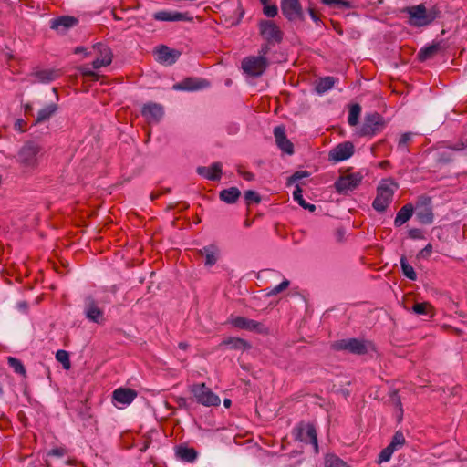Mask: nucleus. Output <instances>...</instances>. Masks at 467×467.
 Instances as JSON below:
<instances>
[{
    "mask_svg": "<svg viewBox=\"0 0 467 467\" xmlns=\"http://www.w3.org/2000/svg\"><path fill=\"white\" fill-rule=\"evenodd\" d=\"M402 12L409 16L407 22L413 27L428 26L441 16V9L438 5L427 8L424 4H420L407 6Z\"/></svg>",
    "mask_w": 467,
    "mask_h": 467,
    "instance_id": "f257e3e1",
    "label": "nucleus"
},
{
    "mask_svg": "<svg viewBox=\"0 0 467 467\" xmlns=\"http://www.w3.org/2000/svg\"><path fill=\"white\" fill-rule=\"evenodd\" d=\"M399 187L393 180H384L377 188V196L372 202V207L379 213L387 210L393 200L395 190Z\"/></svg>",
    "mask_w": 467,
    "mask_h": 467,
    "instance_id": "f03ea898",
    "label": "nucleus"
},
{
    "mask_svg": "<svg viewBox=\"0 0 467 467\" xmlns=\"http://www.w3.org/2000/svg\"><path fill=\"white\" fill-rule=\"evenodd\" d=\"M258 30L262 38L268 44L282 42L284 33L280 26L272 19H261L258 22Z\"/></svg>",
    "mask_w": 467,
    "mask_h": 467,
    "instance_id": "7ed1b4c3",
    "label": "nucleus"
},
{
    "mask_svg": "<svg viewBox=\"0 0 467 467\" xmlns=\"http://www.w3.org/2000/svg\"><path fill=\"white\" fill-rule=\"evenodd\" d=\"M281 13L289 23L305 22L306 15L299 0H280Z\"/></svg>",
    "mask_w": 467,
    "mask_h": 467,
    "instance_id": "20e7f679",
    "label": "nucleus"
},
{
    "mask_svg": "<svg viewBox=\"0 0 467 467\" xmlns=\"http://www.w3.org/2000/svg\"><path fill=\"white\" fill-rule=\"evenodd\" d=\"M387 125L384 118L378 112L366 114L364 122L358 131L361 137L374 136L381 132Z\"/></svg>",
    "mask_w": 467,
    "mask_h": 467,
    "instance_id": "39448f33",
    "label": "nucleus"
},
{
    "mask_svg": "<svg viewBox=\"0 0 467 467\" xmlns=\"http://www.w3.org/2000/svg\"><path fill=\"white\" fill-rule=\"evenodd\" d=\"M369 343L358 338L340 339L331 344V348L335 351H348L355 355H364L368 351Z\"/></svg>",
    "mask_w": 467,
    "mask_h": 467,
    "instance_id": "423d86ee",
    "label": "nucleus"
},
{
    "mask_svg": "<svg viewBox=\"0 0 467 467\" xmlns=\"http://www.w3.org/2000/svg\"><path fill=\"white\" fill-rule=\"evenodd\" d=\"M414 211L416 219L421 224H431L434 220V214L431 207V198L427 195H420L418 197Z\"/></svg>",
    "mask_w": 467,
    "mask_h": 467,
    "instance_id": "0eeeda50",
    "label": "nucleus"
},
{
    "mask_svg": "<svg viewBox=\"0 0 467 467\" xmlns=\"http://www.w3.org/2000/svg\"><path fill=\"white\" fill-rule=\"evenodd\" d=\"M196 401L206 407L218 406L220 398L205 383L194 384L191 389Z\"/></svg>",
    "mask_w": 467,
    "mask_h": 467,
    "instance_id": "6e6552de",
    "label": "nucleus"
},
{
    "mask_svg": "<svg viewBox=\"0 0 467 467\" xmlns=\"http://www.w3.org/2000/svg\"><path fill=\"white\" fill-rule=\"evenodd\" d=\"M269 63L266 57L263 56H250L243 59L242 68L251 77H260L267 68Z\"/></svg>",
    "mask_w": 467,
    "mask_h": 467,
    "instance_id": "1a4fd4ad",
    "label": "nucleus"
},
{
    "mask_svg": "<svg viewBox=\"0 0 467 467\" xmlns=\"http://www.w3.org/2000/svg\"><path fill=\"white\" fill-rule=\"evenodd\" d=\"M362 178L358 172L341 176L335 182V189L338 193H347L355 190L360 184Z\"/></svg>",
    "mask_w": 467,
    "mask_h": 467,
    "instance_id": "9d476101",
    "label": "nucleus"
},
{
    "mask_svg": "<svg viewBox=\"0 0 467 467\" xmlns=\"http://www.w3.org/2000/svg\"><path fill=\"white\" fill-rule=\"evenodd\" d=\"M296 440L300 441L311 443L316 452L318 451V443H317V434L316 428L311 423H303L301 422L296 429Z\"/></svg>",
    "mask_w": 467,
    "mask_h": 467,
    "instance_id": "9b49d317",
    "label": "nucleus"
},
{
    "mask_svg": "<svg viewBox=\"0 0 467 467\" xmlns=\"http://www.w3.org/2000/svg\"><path fill=\"white\" fill-rule=\"evenodd\" d=\"M354 150L355 148L352 142L339 143L329 151L328 161L337 163L348 160L354 154Z\"/></svg>",
    "mask_w": 467,
    "mask_h": 467,
    "instance_id": "f8f14e48",
    "label": "nucleus"
},
{
    "mask_svg": "<svg viewBox=\"0 0 467 467\" xmlns=\"http://www.w3.org/2000/svg\"><path fill=\"white\" fill-rule=\"evenodd\" d=\"M230 322L233 326L240 329L254 331L259 334H268V329L263 323L249 319L244 317H236L231 319Z\"/></svg>",
    "mask_w": 467,
    "mask_h": 467,
    "instance_id": "ddd939ff",
    "label": "nucleus"
},
{
    "mask_svg": "<svg viewBox=\"0 0 467 467\" xmlns=\"http://www.w3.org/2000/svg\"><path fill=\"white\" fill-rule=\"evenodd\" d=\"M156 60L161 64L173 65L181 56V51L170 48L168 46L160 45L155 47Z\"/></svg>",
    "mask_w": 467,
    "mask_h": 467,
    "instance_id": "4468645a",
    "label": "nucleus"
},
{
    "mask_svg": "<svg viewBox=\"0 0 467 467\" xmlns=\"http://www.w3.org/2000/svg\"><path fill=\"white\" fill-rule=\"evenodd\" d=\"M141 115L149 123H158L164 115V109L161 104L149 102L143 105Z\"/></svg>",
    "mask_w": 467,
    "mask_h": 467,
    "instance_id": "2eb2a0df",
    "label": "nucleus"
},
{
    "mask_svg": "<svg viewBox=\"0 0 467 467\" xmlns=\"http://www.w3.org/2000/svg\"><path fill=\"white\" fill-rule=\"evenodd\" d=\"M94 48L99 53V57L92 62L94 69H99L102 67L109 66L112 61V52L110 48L102 43H98Z\"/></svg>",
    "mask_w": 467,
    "mask_h": 467,
    "instance_id": "dca6fc26",
    "label": "nucleus"
},
{
    "mask_svg": "<svg viewBox=\"0 0 467 467\" xmlns=\"http://www.w3.org/2000/svg\"><path fill=\"white\" fill-rule=\"evenodd\" d=\"M78 19L71 16H61L50 21V28L57 32L64 33L68 29L76 26Z\"/></svg>",
    "mask_w": 467,
    "mask_h": 467,
    "instance_id": "f3484780",
    "label": "nucleus"
},
{
    "mask_svg": "<svg viewBox=\"0 0 467 467\" xmlns=\"http://www.w3.org/2000/svg\"><path fill=\"white\" fill-rule=\"evenodd\" d=\"M274 135L278 148L286 154L294 153V145L287 139L284 126H277L274 129Z\"/></svg>",
    "mask_w": 467,
    "mask_h": 467,
    "instance_id": "a211bd4d",
    "label": "nucleus"
},
{
    "mask_svg": "<svg viewBox=\"0 0 467 467\" xmlns=\"http://www.w3.org/2000/svg\"><path fill=\"white\" fill-rule=\"evenodd\" d=\"M153 18L157 21L176 22V21H192V17L189 13H181L178 11L171 12L161 10L153 14Z\"/></svg>",
    "mask_w": 467,
    "mask_h": 467,
    "instance_id": "6ab92c4d",
    "label": "nucleus"
},
{
    "mask_svg": "<svg viewBox=\"0 0 467 467\" xmlns=\"http://www.w3.org/2000/svg\"><path fill=\"white\" fill-rule=\"evenodd\" d=\"M197 173L210 181H219L222 177V163L213 162L211 166H199L196 170Z\"/></svg>",
    "mask_w": 467,
    "mask_h": 467,
    "instance_id": "aec40b11",
    "label": "nucleus"
},
{
    "mask_svg": "<svg viewBox=\"0 0 467 467\" xmlns=\"http://www.w3.org/2000/svg\"><path fill=\"white\" fill-rule=\"evenodd\" d=\"M58 110V105L57 103H49L40 109L36 113V118L31 127L37 124H42L48 121Z\"/></svg>",
    "mask_w": 467,
    "mask_h": 467,
    "instance_id": "412c9836",
    "label": "nucleus"
},
{
    "mask_svg": "<svg viewBox=\"0 0 467 467\" xmlns=\"http://www.w3.org/2000/svg\"><path fill=\"white\" fill-rule=\"evenodd\" d=\"M137 395V391L132 389L119 388L113 391L112 397L117 402L123 405H129L135 400Z\"/></svg>",
    "mask_w": 467,
    "mask_h": 467,
    "instance_id": "4be33fe9",
    "label": "nucleus"
},
{
    "mask_svg": "<svg viewBox=\"0 0 467 467\" xmlns=\"http://www.w3.org/2000/svg\"><path fill=\"white\" fill-rule=\"evenodd\" d=\"M445 48L446 45L443 41L434 42L421 48L418 53V58L420 61H426Z\"/></svg>",
    "mask_w": 467,
    "mask_h": 467,
    "instance_id": "5701e85b",
    "label": "nucleus"
},
{
    "mask_svg": "<svg viewBox=\"0 0 467 467\" xmlns=\"http://www.w3.org/2000/svg\"><path fill=\"white\" fill-rule=\"evenodd\" d=\"M208 86V82L205 79L187 78L182 82L174 85V88L178 90H197Z\"/></svg>",
    "mask_w": 467,
    "mask_h": 467,
    "instance_id": "b1692460",
    "label": "nucleus"
},
{
    "mask_svg": "<svg viewBox=\"0 0 467 467\" xmlns=\"http://www.w3.org/2000/svg\"><path fill=\"white\" fill-rule=\"evenodd\" d=\"M198 254L205 257V265L213 266L216 264L219 255V248L212 244L198 250Z\"/></svg>",
    "mask_w": 467,
    "mask_h": 467,
    "instance_id": "393cba45",
    "label": "nucleus"
},
{
    "mask_svg": "<svg viewBox=\"0 0 467 467\" xmlns=\"http://www.w3.org/2000/svg\"><path fill=\"white\" fill-rule=\"evenodd\" d=\"M85 314L88 319L95 323L99 324L103 321L102 310L98 307L95 301L91 298H89L87 302Z\"/></svg>",
    "mask_w": 467,
    "mask_h": 467,
    "instance_id": "a878e982",
    "label": "nucleus"
},
{
    "mask_svg": "<svg viewBox=\"0 0 467 467\" xmlns=\"http://www.w3.org/2000/svg\"><path fill=\"white\" fill-rule=\"evenodd\" d=\"M414 213V206L412 203H407L402 206L396 214L394 219L395 227H400L407 223Z\"/></svg>",
    "mask_w": 467,
    "mask_h": 467,
    "instance_id": "bb28decb",
    "label": "nucleus"
},
{
    "mask_svg": "<svg viewBox=\"0 0 467 467\" xmlns=\"http://www.w3.org/2000/svg\"><path fill=\"white\" fill-rule=\"evenodd\" d=\"M220 346L228 347L231 349L245 351L251 348V344L240 337H228L223 339Z\"/></svg>",
    "mask_w": 467,
    "mask_h": 467,
    "instance_id": "cd10ccee",
    "label": "nucleus"
},
{
    "mask_svg": "<svg viewBox=\"0 0 467 467\" xmlns=\"http://www.w3.org/2000/svg\"><path fill=\"white\" fill-rule=\"evenodd\" d=\"M176 456L182 462H193L198 456V452L193 448L180 445L176 448Z\"/></svg>",
    "mask_w": 467,
    "mask_h": 467,
    "instance_id": "c85d7f7f",
    "label": "nucleus"
},
{
    "mask_svg": "<svg viewBox=\"0 0 467 467\" xmlns=\"http://www.w3.org/2000/svg\"><path fill=\"white\" fill-rule=\"evenodd\" d=\"M241 196V192L237 187H231L229 189H223L219 192V198L221 201L233 204L237 202Z\"/></svg>",
    "mask_w": 467,
    "mask_h": 467,
    "instance_id": "c756f323",
    "label": "nucleus"
},
{
    "mask_svg": "<svg viewBox=\"0 0 467 467\" xmlns=\"http://www.w3.org/2000/svg\"><path fill=\"white\" fill-rule=\"evenodd\" d=\"M31 169L36 167L44 159V147L39 142L31 140Z\"/></svg>",
    "mask_w": 467,
    "mask_h": 467,
    "instance_id": "7c9ffc66",
    "label": "nucleus"
},
{
    "mask_svg": "<svg viewBox=\"0 0 467 467\" xmlns=\"http://www.w3.org/2000/svg\"><path fill=\"white\" fill-rule=\"evenodd\" d=\"M336 83V78L334 77H324L320 78L316 84V91L318 94H323L327 90L331 89Z\"/></svg>",
    "mask_w": 467,
    "mask_h": 467,
    "instance_id": "2f4dec72",
    "label": "nucleus"
},
{
    "mask_svg": "<svg viewBox=\"0 0 467 467\" xmlns=\"http://www.w3.org/2000/svg\"><path fill=\"white\" fill-rule=\"evenodd\" d=\"M263 5L262 12L268 18H275L278 15V6L276 4H271V0H259Z\"/></svg>",
    "mask_w": 467,
    "mask_h": 467,
    "instance_id": "473e14b6",
    "label": "nucleus"
},
{
    "mask_svg": "<svg viewBox=\"0 0 467 467\" xmlns=\"http://www.w3.org/2000/svg\"><path fill=\"white\" fill-rule=\"evenodd\" d=\"M319 2L335 9H352L355 6L348 0H319Z\"/></svg>",
    "mask_w": 467,
    "mask_h": 467,
    "instance_id": "72a5a7b5",
    "label": "nucleus"
},
{
    "mask_svg": "<svg viewBox=\"0 0 467 467\" xmlns=\"http://www.w3.org/2000/svg\"><path fill=\"white\" fill-rule=\"evenodd\" d=\"M33 76L36 81L46 83L54 80L58 73L55 70L47 69L36 71Z\"/></svg>",
    "mask_w": 467,
    "mask_h": 467,
    "instance_id": "f704fd0d",
    "label": "nucleus"
},
{
    "mask_svg": "<svg viewBox=\"0 0 467 467\" xmlns=\"http://www.w3.org/2000/svg\"><path fill=\"white\" fill-rule=\"evenodd\" d=\"M400 266L403 275L407 278L412 281H415L417 279L416 272L414 271L413 267L408 263L407 258L405 256H401L400 258Z\"/></svg>",
    "mask_w": 467,
    "mask_h": 467,
    "instance_id": "c9c22d12",
    "label": "nucleus"
},
{
    "mask_svg": "<svg viewBox=\"0 0 467 467\" xmlns=\"http://www.w3.org/2000/svg\"><path fill=\"white\" fill-rule=\"evenodd\" d=\"M432 306L428 302L416 303L412 306V311L417 315H428L430 317L433 316Z\"/></svg>",
    "mask_w": 467,
    "mask_h": 467,
    "instance_id": "e433bc0d",
    "label": "nucleus"
},
{
    "mask_svg": "<svg viewBox=\"0 0 467 467\" xmlns=\"http://www.w3.org/2000/svg\"><path fill=\"white\" fill-rule=\"evenodd\" d=\"M306 11L309 14L313 22L316 24V26H321L323 25V22H322L320 15H319V11L315 3L309 1L308 5L306 6Z\"/></svg>",
    "mask_w": 467,
    "mask_h": 467,
    "instance_id": "4c0bfd02",
    "label": "nucleus"
},
{
    "mask_svg": "<svg viewBox=\"0 0 467 467\" xmlns=\"http://www.w3.org/2000/svg\"><path fill=\"white\" fill-rule=\"evenodd\" d=\"M360 112L361 107L359 104H353L350 107L348 119L350 126H356L358 124Z\"/></svg>",
    "mask_w": 467,
    "mask_h": 467,
    "instance_id": "58836bf2",
    "label": "nucleus"
},
{
    "mask_svg": "<svg viewBox=\"0 0 467 467\" xmlns=\"http://www.w3.org/2000/svg\"><path fill=\"white\" fill-rule=\"evenodd\" d=\"M7 362H8V365L13 368V370L16 373H17L23 377H26V370L19 359H17L16 358H14V357H9L7 358Z\"/></svg>",
    "mask_w": 467,
    "mask_h": 467,
    "instance_id": "ea45409f",
    "label": "nucleus"
},
{
    "mask_svg": "<svg viewBox=\"0 0 467 467\" xmlns=\"http://www.w3.org/2000/svg\"><path fill=\"white\" fill-rule=\"evenodd\" d=\"M325 467H348V464L339 457L330 454L325 459Z\"/></svg>",
    "mask_w": 467,
    "mask_h": 467,
    "instance_id": "a19ab883",
    "label": "nucleus"
},
{
    "mask_svg": "<svg viewBox=\"0 0 467 467\" xmlns=\"http://www.w3.org/2000/svg\"><path fill=\"white\" fill-rule=\"evenodd\" d=\"M56 358L63 365L65 369L70 368L69 355L66 350H57L56 353Z\"/></svg>",
    "mask_w": 467,
    "mask_h": 467,
    "instance_id": "79ce46f5",
    "label": "nucleus"
},
{
    "mask_svg": "<svg viewBox=\"0 0 467 467\" xmlns=\"http://www.w3.org/2000/svg\"><path fill=\"white\" fill-rule=\"evenodd\" d=\"M405 443V437L400 431H396L392 437L389 445L396 451L399 447H401Z\"/></svg>",
    "mask_w": 467,
    "mask_h": 467,
    "instance_id": "37998d69",
    "label": "nucleus"
},
{
    "mask_svg": "<svg viewBox=\"0 0 467 467\" xmlns=\"http://www.w3.org/2000/svg\"><path fill=\"white\" fill-rule=\"evenodd\" d=\"M244 199L247 205H251L252 203H259L261 202L260 195L253 190H248L244 192Z\"/></svg>",
    "mask_w": 467,
    "mask_h": 467,
    "instance_id": "c03bdc74",
    "label": "nucleus"
},
{
    "mask_svg": "<svg viewBox=\"0 0 467 467\" xmlns=\"http://www.w3.org/2000/svg\"><path fill=\"white\" fill-rule=\"evenodd\" d=\"M18 161L24 164L25 166L28 165L29 161V147L27 144H25L22 149L19 150L17 154Z\"/></svg>",
    "mask_w": 467,
    "mask_h": 467,
    "instance_id": "a18cd8bd",
    "label": "nucleus"
},
{
    "mask_svg": "<svg viewBox=\"0 0 467 467\" xmlns=\"http://www.w3.org/2000/svg\"><path fill=\"white\" fill-rule=\"evenodd\" d=\"M289 285H290V282L288 280L285 279L279 285L275 286L273 289L269 290L266 293V296H274L283 292L284 290H285L289 286Z\"/></svg>",
    "mask_w": 467,
    "mask_h": 467,
    "instance_id": "49530a36",
    "label": "nucleus"
},
{
    "mask_svg": "<svg viewBox=\"0 0 467 467\" xmlns=\"http://www.w3.org/2000/svg\"><path fill=\"white\" fill-rule=\"evenodd\" d=\"M394 451L395 450L389 444L380 451L378 462L381 463L384 462H388L391 458V455L393 454Z\"/></svg>",
    "mask_w": 467,
    "mask_h": 467,
    "instance_id": "de8ad7c7",
    "label": "nucleus"
},
{
    "mask_svg": "<svg viewBox=\"0 0 467 467\" xmlns=\"http://www.w3.org/2000/svg\"><path fill=\"white\" fill-rule=\"evenodd\" d=\"M309 175L310 173L307 171H297L288 178L287 185H290L293 182H297L303 178H307Z\"/></svg>",
    "mask_w": 467,
    "mask_h": 467,
    "instance_id": "09e8293b",
    "label": "nucleus"
},
{
    "mask_svg": "<svg viewBox=\"0 0 467 467\" xmlns=\"http://www.w3.org/2000/svg\"><path fill=\"white\" fill-rule=\"evenodd\" d=\"M302 192H303V191L300 188V186L296 185V189L293 192V197H294L295 201H296L300 206H304L305 202H306L305 199L303 198Z\"/></svg>",
    "mask_w": 467,
    "mask_h": 467,
    "instance_id": "8fccbe9b",
    "label": "nucleus"
},
{
    "mask_svg": "<svg viewBox=\"0 0 467 467\" xmlns=\"http://www.w3.org/2000/svg\"><path fill=\"white\" fill-rule=\"evenodd\" d=\"M411 140V133L407 132L403 133L398 142V147L400 149H403L406 147V145Z\"/></svg>",
    "mask_w": 467,
    "mask_h": 467,
    "instance_id": "3c124183",
    "label": "nucleus"
},
{
    "mask_svg": "<svg viewBox=\"0 0 467 467\" xmlns=\"http://www.w3.org/2000/svg\"><path fill=\"white\" fill-rule=\"evenodd\" d=\"M27 122L23 119H17L14 123V129L19 132H25L26 130Z\"/></svg>",
    "mask_w": 467,
    "mask_h": 467,
    "instance_id": "603ef678",
    "label": "nucleus"
},
{
    "mask_svg": "<svg viewBox=\"0 0 467 467\" xmlns=\"http://www.w3.org/2000/svg\"><path fill=\"white\" fill-rule=\"evenodd\" d=\"M408 235H409L410 238H411L413 240H418V239H423L424 238L422 231L420 229H418V228H411V229H410L409 232H408Z\"/></svg>",
    "mask_w": 467,
    "mask_h": 467,
    "instance_id": "864d4df0",
    "label": "nucleus"
},
{
    "mask_svg": "<svg viewBox=\"0 0 467 467\" xmlns=\"http://www.w3.org/2000/svg\"><path fill=\"white\" fill-rule=\"evenodd\" d=\"M67 454V450L63 447L54 448L49 452L48 455L62 457Z\"/></svg>",
    "mask_w": 467,
    "mask_h": 467,
    "instance_id": "5fc2aeb1",
    "label": "nucleus"
},
{
    "mask_svg": "<svg viewBox=\"0 0 467 467\" xmlns=\"http://www.w3.org/2000/svg\"><path fill=\"white\" fill-rule=\"evenodd\" d=\"M432 252V245L428 244L423 249H421L419 253V256L420 257H428Z\"/></svg>",
    "mask_w": 467,
    "mask_h": 467,
    "instance_id": "6e6d98bb",
    "label": "nucleus"
},
{
    "mask_svg": "<svg viewBox=\"0 0 467 467\" xmlns=\"http://www.w3.org/2000/svg\"><path fill=\"white\" fill-rule=\"evenodd\" d=\"M237 172L246 181H253L254 179V175L250 171H244L238 169Z\"/></svg>",
    "mask_w": 467,
    "mask_h": 467,
    "instance_id": "4d7b16f0",
    "label": "nucleus"
},
{
    "mask_svg": "<svg viewBox=\"0 0 467 467\" xmlns=\"http://www.w3.org/2000/svg\"><path fill=\"white\" fill-rule=\"evenodd\" d=\"M270 45L271 44H268V42H265V44H263L259 49V56H263L265 57V56L269 53L270 51Z\"/></svg>",
    "mask_w": 467,
    "mask_h": 467,
    "instance_id": "13d9d810",
    "label": "nucleus"
},
{
    "mask_svg": "<svg viewBox=\"0 0 467 467\" xmlns=\"http://www.w3.org/2000/svg\"><path fill=\"white\" fill-rule=\"evenodd\" d=\"M177 404L179 407H186L187 406V400L185 398L180 397L177 399Z\"/></svg>",
    "mask_w": 467,
    "mask_h": 467,
    "instance_id": "bf43d9fd",
    "label": "nucleus"
},
{
    "mask_svg": "<svg viewBox=\"0 0 467 467\" xmlns=\"http://www.w3.org/2000/svg\"><path fill=\"white\" fill-rule=\"evenodd\" d=\"M304 209L306 210H308L310 212H315L316 211V206L314 204H311V203H308V202H305V205L302 206Z\"/></svg>",
    "mask_w": 467,
    "mask_h": 467,
    "instance_id": "052dcab7",
    "label": "nucleus"
},
{
    "mask_svg": "<svg viewBox=\"0 0 467 467\" xmlns=\"http://www.w3.org/2000/svg\"><path fill=\"white\" fill-rule=\"evenodd\" d=\"M81 72L85 76H95V73L88 68H83L81 69Z\"/></svg>",
    "mask_w": 467,
    "mask_h": 467,
    "instance_id": "680f3d73",
    "label": "nucleus"
},
{
    "mask_svg": "<svg viewBox=\"0 0 467 467\" xmlns=\"http://www.w3.org/2000/svg\"><path fill=\"white\" fill-rule=\"evenodd\" d=\"M239 9H240L239 18L237 19V21L235 23L233 22L232 25H237L240 22V20L242 19V17L244 16V10L241 7H239Z\"/></svg>",
    "mask_w": 467,
    "mask_h": 467,
    "instance_id": "e2e57ef3",
    "label": "nucleus"
},
{
    "mask_svg": "<svg viewBox=\"0 0 467 467\" xmlns=\"http://www.w3.org/2000/svg\"><path fill=\"white\" fill-rule=\"evenodd\" d=\"M188 346H189V345H188L186 342H180V343H179V348H180L181 349H182V350H186V349H187V348H188Z\"/></svg>",
    "mask_w": 467,
    "mask_h": 467,
    "instance_id": "0e129e2a",
    "label": "nucleus"
},
{
    "mask_svg": "<svg viewBox=\"0 0 467 467\" xmlns=\"http://www.w3.org/2000/svg\"><path fill=\"white\" fill-rule=\"evenodd\" d=\"M231 400L230 399H225L223 400V405L226 407V408H229L231 406Z\"/></svg>",
    "mask_w": 467,
    "mask_h": 467,
    "instance_id": "69168bd1",
    "label": "nucleus"
},
{
    "mask_svg": "<svg viewBox=\"0 0 467 467\" xmlns=\"http://www.w3.org/2000/svg\"><path fill=\"white\" fill-rule=\"evenodd\" d=\"M85 51V48L82 47H78L76 49H75V53H80V52H84Z\"/></svg>",
    "mask_w": 467,
    "mask_h": 467,
    "instance_id": "338daca9",
    "label": "nucleus"
},
{
    "mask_svg": "<svg viewBox=\"0 0 467 467\" xmlns=\"http://www.w3.org/2000/svg\"><path fill=\"white\" fill-rule=\"evenodd\" d=\"M388 164H389V161H382V162L380 163V166H381V167H385V166H387Z\"/></svg>",
    "mask_w": 467,
    "mask_h": 467,
    "instance_id": "774afa93",
    "label": "nucleus"
}]
</instances>
